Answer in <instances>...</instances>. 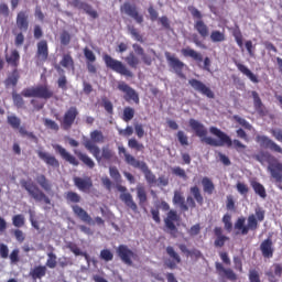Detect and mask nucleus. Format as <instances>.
I'll return each instance as SVG.
<instances>
[{"mask_svg":"<svg viewBox=\"0 0 282 282\" xmlns=\"http://www.w3.org/2000/svg\"><path fill=\"white\" fill-rule=\"evenodd\" d=\"M189 127L191 129H193L195 135H197V138H200V142H205V144H208L209 147L230 148L234 145V149H236L238 153L246 149V144L241 143V141L237 139L232 141V139H230V137L226 132L221 131L217 127H210L209 133H212V135H216L219 141L213 139V137H206L208 135V130L206 129V126H204V123L199 122L196 119H189Z\"/></svg>","mask_w":282,"mask_h":282,"instance_id":"1","label":"nucleus"},{"mask_svg":"<svg viewBox=\"0 0 282 282\" xmlns=\"http://www.w3.org/2000/svg\"><path fill=\"white\" fill-rule=\"evenodd\" d=\"M118 151H119V155L123 154L126 164H129V166H132L133 169H139L140 171H142L145 177V182L150 186H153V184H158V178L155 174H153V172L149 169V165H147V162L135 159V156L127 152V149L124 147H119Z\"/></svg>","mask_w":282,"mask_h":282,"instance_id":"2","label":"nucleus"},{"mask_svg":"<svg viewBox=\"0 0 282 282\" xmlns=\"http://www.w3.org/2000/svg\"><path fill=\"white\" fill-rule=\"evenodd\" d=\"M265 219V210L261 209V207L256 208V216L251 214L247 218L246 225V217H239L235 223V229L240 230V235H248V232L257 230L259 228V221H263Z\"/></svg>","mask_w":282,"mask_h":282,"instance_id":"3","label":"nucleus"},{"mask_svg":"<svg viewBox=\"0 0 282 282\" xmlns=\"http://www.w3.org/2000/svg\"><path fill=\"white\" fill-rule=\"evenodd\" d=\"M85 149L91 153V155L97 160V162H112L113 159L116 158V153L113 150H111L109 147H104L101 149V155H100V148L98 145L94 144L91 141H86L84 143Z\"/></svg>","mask_w":282,"mask_h":282,"instance_id":"4","label":"nucleus"},{"mask_svg":"<svg viewBox=\"0 0 282 282\" xmlns=\"http://www.w3.org/2000/svg\"><path fill=\"white\" fill-rule=\"evenodd\" d=\"M102 59L108 69L119 74V76H124V78H133V72L121 61L111 57L109 54H105Z\"/></svg>","mask_w":282,"mask_h":282,"instance_id":"5","label":"nucleus"},{"mask_svg":"<svg viewBox=\"0 0 282 282\" xmlns=\"http://www.w3.org/2000/svg\"><path fill=\"white\" fill-rule=\"evenodd\" d=\"M20 184L22 188L29 193L30 197H32L35 202H44V204H52V200L47 195L44 194L36 184L32 183V181L21 180Z\"/></svg>","mask_w":282,"mask_h":282,"instance_id":"6","label":"nucleus"},{"mask_svg":"<svg viewBox=\"0 0 282 282\" xmlns=\"http://www.w3.org/2000/svg\"><path fill=\"white\" fill-rule=\"evenodd\" d=\"M187 10L188 12H191L194 19H198L194 23V30H196V32L199 34V36H202V39H207V36H209L210 34V29H208V25H206L204 20H202V12L193 6H189Z\"/></svg>","mask_w":282,"mask_h":282,"instance_id":"7","label":"nucleus"},{"mask_svg":"<svg viewBox=\"0 0 282 282\" xmlns=\"http://www.w3.org/2000/svg\"><path fill=\"white\" fill-rule=\"evenodd\" d=\"M117 89L124 94L123 99L126 102H134V105H140V94H138L133 87L129 86V84L120 82L117 85Z\"/></svg>","mask_w":282,"mask_h":282,"instance_id":"8","label":"nucleus"},{"mask_svg":"<svg viewBox=\"0 0 282 282\" xmlns=\"http://www.w3.org/2000/svg\"><path fill=\"white\" fill-rule=\"evenodd\" d=\"M76 118H78V108L76 107L68 108L65 111L63 118L59 119L61 128L64 131H69V129L74 127V122H76Z\"/></svg>","mask_w":282,"mask_h":282,"instance_id":"9","label":"nucleus"},{"mask_svg":"<svg viewBox=\"0 0 282 282\" xmlns=\"http://www.w3.org/2000/svg\"><path fill=\"white\" fill-rule=\"evenodd\" d=\"M120 10L121 12H124L127 17H130V19H133V21H135V23H138L139 25H142V23H144V15L140 14V12L138 11V7H135V4L124 2L121 6Z\"/></svg>","mask_w":282,"mask_h":282,"instance_id":"10","label":"nucleus"},{"mask_svg":"<svg viewBox=\"0 0 282 282\" xmlns=\"http://www.w3.org/2000/svg\"><path fill=\"white\" fill-rule=\"evenodd\" d=\"M117 254L126 265H133L132 259H138V253L133 252V250L129 249L126 245H120L117 248Z\"/></svg>","mask_w":282,"mask_h":282,"instance_id":"11","label":"nucleus"},{"mask_svg":"<svg viewBox=\"0 0 282 282\" xmlns=\"http://www.w3.org/2000/svg\"><path fill=\"white\" fill-rule=\"evenodd\" d=\"M188 85L194 89V91L202 94V96H206V98H215L213 89L206 86L202 80L192 78L188 80Z\"/></svg>","mask_w":282,"mask_h":282,"instance_id":"12","label":"nucleus"},{"mask_svg":"<svg viewBox=\"0 0 282 282\" xmlns=\"http://www.w3.org/2000/svg\"><path fill=\"white\" fill-rule=\"evenodd\" d=\"M180 221V215L175 209H171L164 218L165 228L170 231V235L175 237L177 235V226L175 223Z\"/></svg>","mask_w":282,"mask_h":282,"instance_id":"13","label":"nucleus"},{"mask_svg":"<svg viewBox=\"0 0 282 282\" xmlns=\"http://www.w3.org/2000/svg\"><path fill=\"white\" fill-rule=\"evenodd\" d=\"M189 193H192L193 195V196H187L186 198V202L189 208H196L197 205L204 206V196L202 195V191L197 187V185L192 186L189 188ZM195 202H197V204Z\"/></svg>","mask_w":282,"mask_h":282,"instance_id":"14","label":"nucleus"},{"mask_svg":"<svg viewBox=\"0 0 282 282\" xmlns=\"http://www.w3.org/2000/svg\"><path fill=\"white\" fill-rule=\"evenodd\" d=\"M117 191H119L120 199L128 206V208H131L134 213L138 210V204L133 200V196L131 193L127 192V187L122 185H117Z\"/></svg>","mask_w":282,"mask_h":282,"instance_id":"15","label":"nucleus"},{"mask_svg":"<svg viewBox=\"0 0 282 282\" xmlns=\"http://www.w3.org/2000/svg\"><path fill=\"white\" fill-rule=\"evenodd\" d=\"M256 142L260 144V147H263L264 149H270L271 151H274V153H282L281 145L276 144L272 139L258 134L256 137Z\"/></svg>","mask_w":282,"mask_h":282,"instance_id":"16","label":"nucleus"},{"mask_svg":"<svg viewBox=\"0 0 282 282\" xmlns=\"http://www.w3.org/2000/svg\"><path fill=\"white\" fill-rule=\"evenodd\" d=\"M215 268L218 276H221L223 279H227L232 282L239 279L231 268L226 269L221 262H215Z\"/></svg>","mask_w":282,"mask_h":282,"instance_id":"17","label":"nucleus"},{"mask_svg":"<svg viewBox=\"0 0 282 282\" xmlns=\"http://www.w3.org/2000/svg\"><path fill=\"white\" fill-rule=\"evenodd\" d=\"M166 61L169 62L170 66L174 69L175 74L178 78H186V75L182 72L184 69V62L180 61V58L172 56L171 53H166Z\"/></svg>","mask_w":282,"mask_h":282,"instance_id":"18","label":"nucleus"},{"mask_svg":"<svg viewBox=\"0 0 282 282\" xmlns=\"http://www.w3.org/2000/svg\"><path fill=\"white\" fill-rule=\"evenodd\" d=\"M53 149L63 160H65V162H68V164H72L73 166H78L80 164L76 156L67 152L61 144H53Z\"/></svg>","mask_w":282,"mask_h":282,"instance_id":"19","label":"nucleus"},{"mask_svg":"<svg viewBox=\"0 0 282 282\" xmlns=\"http://www.w3.org/2000/svg\"><path fill=\"white\" fill-rule=\"evenodd\" d=\"M166 254L170 257L172 260L165 261L166 268L170 270H175L177 268V264L182 263V257L177 252H175V248L169 246L166 247Z\"/></svg>","mask_w":282,"mask_h":282,"instance_id":"20","label":"nucleus"},{"mask_svg":"<svg viewBox=\"0 0 282 282\" xmlns=\"http://www.w3.org/2000/svg\"><path fill=\"white\" fill-rule=\"evenodd\" d=\"M268 171L273 177L275 184H282V163L279 161H274L272 163H269Z\"/></svg>","mask_w":282,"mask_h":282,"instance_id":"21","label":"nucleus"},{"mask_svg":"<svg viewBox=\"0 0 282 282\" xmlns=\"http://www.w3.org/2000/svg\"><path fill=\"white\" fill-rule=\"evenodd\" d=\"M15 25L20 32H28V30H30V20L25 11L18 12Z\"/></svg>","mask_w":282,"mask_h":282,"instance_id":"22","label":"nucleus"},{"mask_svg":"<svg viewBox=\"0 0 282 282\" xmlns=\"http://www.w3.org/2000/svg\"><path fill=\"white\" fill-rule=\"evenodd\" d=\"M260 252L264 259H272V257H274V246L272 243V238H267L261 242Z\"/></svg>","mask_w":282,"mask_h":282,"instance_id":"23","label":"nucleus"},{"mask_svg":"<svg viewBox=\"0 0 282 282\" xmlns=\"http://www.w3.org/2000/svg\"><path fill=\"white\" fill-rule=\"evenodd\" d=\"M73 182L75 186L78 188V191H82V193H87V191H90L94 186V182L91 181V177H79L75 176L73 178Z\"/></svg>","mask_w":282,"mask_h":282,"instance_id":"24","label":"nucleus"},{"mask_svg":"<svg viewBox=\"0 0 282 282\" xmlns=\"http://www.w3.org/2000/svg\"><path fill=\"white\" fill-rule=\"evenodd\" d=\"M214 236L216 237L214 240L215 248H224L227 241H230V238L224 235V228L215 227Z\"/></svg>","mask_w":282,"mask_h":282,"instance_id":"25","label":"nucleus"},{"mask_svg":"<svg viewBox=\"0 0 282 282\" xmlns=\"http://www.w3.org/2000/svg\"><path fill=\"white\" fill-rule=\"evenodd\" d=\"M72 210H73L74 215L77 216L78 219H80V221H84V224H88L89 226H91V224H94V218H91L89 213H87V210L83 209V207H80L78 205H72Z\"/></svg>","mask_w":282,"mask_h":282,"instance_id":"26","label":"nucleus"},{"mask_svg":"<svg viewBox=\"0 0 282 282\" xmlns=\"http://www.w3.org/2000/svg\"><path fill=\"white\" fill-rule=\"evenodd\" d=\"M70 6H73V8H78V10H84V12H86V14L91 17V19H98V12L96 10H94L91 8V6L85 3L80 0H73L70 2Z\"/></svg>","mask_w":282,"mask_h":282,"instance_id":"27","label":"nucleus"},{"mask_svg":"<svg viewBox=\"0 0 282 282\" xmlns=\"http://www.w3.org/2000/svg\"><path fill=\"white\" fill-rule=\"evenodd\" d=\"M36 57L43 63L50 58V47L47 46V40H41L37 42Z\"/></svg>","mask_w":282,"mask_h":282,"instance_id":"28","label":"nucleus"},{"mask_svg":"<svg viewBox=\"0 0 282 282\" xmlns=\"http://www.w3.org/2000/svg\"><path fill=\"white\" fill-rule=\"evenodd\" d=\"M37 156L40 158V160L45 162V164H47V166H52L53 169H59V166H61V163L56 160V156H54L47 152L37 151Z\"/></svg>","mask_w":282,"mask_h":282,"instance_id":"29","label":"nucleus"},{"mask_svg":"<svg viewBox=\"0 0 282 282\" xmlns=\"http://www.w3.org/2000/svg\"><path fill=\"white\" fill-rule=\"evenodd\" d=\"M35 98L50 100V98H54V91L47 85H40L35 87Z\"/></svg>","mask_w":282,"mask_h":282,"instance_id":"30","label":"nucleus"},{"mask_svg":"<svg viewBox=\"0 0 282 282\" xmlns=\"http://www.w3.org/2000/svg\"><path fill=\"white\" fill-rule=\"evenodd\" d=\"M270 282H279L278 279L282 276V264L281 263H273L270 268V271L265 273Z\"/></svg>","mask_w":282,"mask_h":282,"instance_id":"31","label":"nucleus"},{"mask_svg":"<svg viewBox=\"0 0 282 282\" xmlns=\"http://www.w3.org/2000/svg\"><path fill=\"white\" fill-rule=\"evenodd\" d=\"M181 54H183L185 58H193L196 63H202V61H204L202 53L191 48L189 46L182 48Z\"/></svg>","mask_w":282,"mask_h":282,"instance_id":"32","label":"nucleus"},{"mask_svg":"<svg viewBox=\"0 0 282 282\" xmlns=\"http://www.w3.org/2000/svg\"><path fill=\"white\" fill-rule=\"evenodd\" d=\"M235 65L237 69L241 72V74H243L245 76H247V78H249V80H251V83H259V77H257V75H254V73H252V70H250V68H248L246 65L237 61H235Z\"/></svg>","mask_w":282,"mask_h":282,"instance_id":"33","label":"nucleus"},{"mask_svg":"<svg viewBox=\"0 0 282 282\" xmlns=\"http://www.w3.org/2000/svg\"><path fill=\"white\" fill-rule=\"evenodd\" d=\"M35 180L39 186H41L45 193H52V181L48 180L45 174H39Z\"/></svg>","mask_w":282,"mask_h":282,"instance_id":"34","label":"nucleus"},{"mask_svg":"<svg viewBox=\"0 0 282 282\" xmlns=\"http://www.w3.org/2000/svg\"><path fill=\"white\" fill-rule=\"evenodd\" d=\"M47 274V267L46 265H37L30 271V276L36 281V279H43Z\"/></svg>","mask_w":282,"mask_h":282,"instance_id":"35","label":"nucleus"},{"mask_svg":"<svg viewBox=\"0 0 282 282\" xmlns=\"http://www.w3.org/2000/svg\"><path fill=\"white\" fill-rule=\"evenodd\" d=\"M19 78H21V75H19V69L14 68L11 75H9L4 80L6 87H17Z\"/></svg>","mask_w":282,"mask_h":282,"instance_id":"36","label":"nucleus"},{"mask_svg":"<svg viewBox=\"0 0 282 282\" xmlns=\"http://www.w3.org/2000/svg\"><path fill=\"white\" fill-rule=\"evenodd\" d=\"M6 61L9 65H11V67H14L17 69V67H19V62L21 61V55L19 54V51H11L10 56L6 55Z\"/></svg>","mask_w":282,"mask_h":282,"instance_id":"37","label":"nucleus"},{"mask_svg":"<svg viewBox=\"0 0 282 282\" xmlns=\"http://www.w3.org/2000/svg\"><path fill=\"white\" fill-rule=\"evenodd\" d=\"M173 204L180 206L181 210L184 213L188 212V205H186V198L182 196V193L175 192L173 196Z\"/></svg>","mask_w":282,"mask_h":282,"instance_id":"38","label":"nucleus"},{"mask_svg":"<svg viewBox=\"0 0 282 282\" xmlns=\"http://www.w3.org/2000/svg\"><path fill=\"white\" fill-rule=\"evenodd\" d=\"M209 39L212 43H224L226 41V31L214 30L210 32Z\"/></svg>","mask_w":282,"mask_h":282,"instance_id":"39","label":"nucleus"},{"mask_svg":"<svg viewBox=\"0 0 282 282\" xmlns=\"http://www.w3.org/2000/svg\"><path fill=\"white\" fill-rule=\"evenodd\" d=\"M202 186L204 193L207 195H213V193H215V183H213V180H210L208 176L202 178Z\"/></svg>","mask_w":282,"mask_h":282,"instance_id":"40","label":"nucleus"},{"mask_svg":"<svg viewBox=\"0 0 282 282\" xmlns=\"http://www.w3.org/2000/svg\"><path fill=\"white\" fill-rule=\"evenodd\" d=\"M251 188H253L256 195H259V197H261L262 199H265V197H268V193L265 192V187L263 186V184L257 181H252Z\"/></svg>","mask_w":282,"mask_h":282,"instance_id":"41","label":"nucleus"},{"mask_svg":"<svg viewBox=\"0 0 282 282\" xmlns=\"http://www.w3.org/2000/svg\"><path fill=\"white\" fill-rule=\"evenodd\" d=\"M76 155H77L78 160H80V162H83V164L88 166V169H94V166H96V163L94 162V160L91 158H89V155H87L83 152H76Z\"/></svg>","mask_w":282,"mask_h":282,"instance_id":"42","label":"nucleus"},{"mask_svg":"<svg viewBox=\"0 0 282 282\" xmlns=\"http://www.w3.org/2000/svg\"><path fill=\"white\" fill-rule=\"evenodd\" d=\"M121 118L123 122H131V119L135 118V109L130 106L124 107Z\"/></svg>","mask_w":282,"mask_h":282,"instance_id":"43","label":"nucleus"},{"mask_svg":"<svg viewBox=\"0 0 282 282\" xmlns=\"http://www.w3.org/2000/svg\"><path fill=\"white\" fill-rule=\"evenodd\" d=\"M137 197L139 199V206H144L147 204V189L144 186L138 185L137 186Z\"/></svg>","mask_w":282,"mask_h":282,"instance_id":"44","label":"nucleus"},{"mask_svg":"<svg viewBox=\"0 0 282 282\" xmlns=\"http://www.w3.org/2000/svg\"><path fill=\"white\" fill-rule=\"evenodd\" d=\"M127 65L131 67L132 69H138V65H140V59L131 52L126 58H124Z\"/></svg>","mask_w":282,"mask_h":282,"instance_id":"45","label":"nucleus"},{"mask_svg":"<svg viewBox=\"0 0 282 282\" xmlns=\"http://www.w3.org/2000/svg\"><path fill=\"white\" fill-rule=\"evenodd\" d=\"M65 199L68 204H80L82 197L78 193L69 191L66 193Z\"/></svg>","mask_w":282,"mask_h":282,"instance_id":"46","label":"nucleus"},{"mask_svg":"<svg viewBox=\"0 0 282 282\" xmlns=\"http://www.w3.org/2000/svg\"><path fill=\"white\" fill-rule=\"evenodd\" d=\"M232 36L235 37V41H236L238 47L242 48L243 47V34L241 33V30L239 29V26H237L234 30Z\"/></svg>","mask_w":282,"mask_h":282,"instance_id":"47","label":"nucleus"},{"mask_svg":"<svg viewBox=\"0 0 282 282\" xmlns=\"http://www.w3.org/2000/svg\"><path fill=\"white\" fill-rule=\"evenodd\" d=\"M12 34L15 35V40H14L15 46L21 47V45L25 43V35H23V31L17 32V29H13Z\"/></svg>","mask_w":282,"mask_h":282,"instance_id":"48","label":"nucleus"},{"mask_svg":"<svg viewBox=\"0 0 282 282\" xmlns=\"http://www.w3.org/2000/svg\"><path fill=\"white\" fill-rule=\"evenodd\" d=\"M101 107H104L105 111H107L109 116H113V104L107 97L101 98Z\"/></svg>","mask_w":282,"mask_h":282,"instance_id":"49","label":"nucleus"},{"mask_svg":"<svg viewBox=\"0 0 282 282\" xmlns=\"http://www.w3.org/2000/svg\"><path fill=\"white\" fill-rule=\"evenodd\" d=\"M129 149H134V151H144V144L140 143L135 138L128 140Z\"/></svg>","mask_w":282,"mask_h":282,"instance_id":"50","label":"nucleus"},{"mask_svg":"<svg viewBox=\"0 0 282 282\" xmlns=\"http://www.w3.org/2000/svg\"><path fill=\"white\" fill-rule=\"evenodd\" d=\"M59 64L62 65V67H65L66 69L69 67L74 69V58L69 54H65Z\"/></svg>","mask_w":282,"mask_h":282,"instance_id":"51","label":"nucleus"},{"mask_svg":"<svg viewBox=\"0 0 282 282\" xmlns=\"http://www.w3.org/2000/svg\"><path fill=\"white\" fill-rule=\"evenodd\" d=\"M7 122L13 129H19V127H21V119L14 115L8 116Z\"/></svg>","mask_w":282,"mask_h":282,"instance_id":"52","label":"nucleus"},{"mask_svg":"<svg viewBox=\"0 0 282 282\" xmlns=\"http://www.w3.org/2000/svg\"><path fill=\"white\" fill-rule=\"evenodd\" d=\"M12 224L15 228H23V226H25V217L21 214H18L12 217Z\"/></svg>","mask_w":282,"mask_h":282,"instance_id":"53","label":"nucleus"},{"mask_svg":"<svg viewBox=\"0 0 282 282\" xmlns=\"http://www.w3.org/2000/svg\"><path fill=\"white\" fill-rule=\"evenodd\" d=\"M251 96L253 98V107L257 111H259L263 107V101H261V97H259V93L256 90L251 91Z\"/></svg>","mask_w":282,"mask_h":282,"instance_id":"54","label":"nucleus"},{"mask_svg":"<svg viewBox=\"0 0 282 282\" xmlns=\"http://www.w3.org/2000/svg\"><path fill=\"white\" fill-rule=\"evenodd\" d=\"M90 140H93V142L101 143L105 142V135L102 134V131L94 130L90 132Z\"/></svg>","mask_w":282,"mask_h":282,"instance_id":"55","label":"nucleus"},{"mask_svg":"<svg viewBox=\"0 0 282 282\" xmlns=\"http://www.w3.org/2000/svg\"><path fill=\"white\" fill-rule=\"evenodd\" d=\"M223 224H224L225 230H227V232L232 231V216H230L229 214H225L223 216Z\"/></svg>","mask_w":282,"mask_h":282,"instance_id":"56","label":"nucleus"},{"mask_svg":"<svg viewBox=\"0 0 282 282\" xmlns=\"http://www.w3.org/2000/svg\"><path fill=\"white\" fill-rule=\"evenodd\" d=\"M47 257L48 258L46 260V268L54 270V268H56L57 265L56 256L54 254V252H48Z\"/></svg>","mask_w":282,"mask_h":282,"instance_id":"57","label":"nucleus"},{"mask_svg":"<svg viewBox=\"0 0 282 282\" xmlns=\"http://www.w3.org/2000/svg\"><path fill=\"white\" fill-rule=\"evenodd\" d=\"M59 41L61 45H69V43H72V34H69V31H63L59 34Z\"/></svg>","mask_w":282,"mask_h":282,"instance_id":"58","label":"nucleus"},{"mask_svg":"<svg viewBox=\"0 0 282 282\" xmlns=\"http://www.w3.org/2000/svg\"><path fill=\"white\" fill-rule=\"evenodd\" d=\"M172 174L176 175V177H181L182 180H188V175H186V171L180 166L173 167Z\"/></svg>","mask_w":282,"mask_h":282,"instance_id":"59","label":"nucleus"},{"mask_svg":"<svg viewBox=\"0 0 282 282\" xmlns=\"http://www.w3.org/2000/svg\"><path fill=\"white\" fill-rule=\"evenodd\" d=\"M234 120L238 122V124L242 126L243 129H247L248 131L252 129V124H250V122H248L246 119L239 117V115L234 116Z\"/></svg>","mask_w":282,"mask_h":282,"instance_id":"60","label":"nucleus"},{"mask_svg":"<svg viewBox=\"0 0 282 282\" xmlns=\"http://www.w3.org/2000/svg\"><path fill=\"white\" fill-rule=\"evenodd\" d=\"M176 138L181 144V147H188V135L182 130H180L176 134Z\"/></svg>","mask_w":282,"mask_h":282,"instance_id":"61","label":"nucleus"},{"mask_svg":"<svg viewBox=\"0 0 282 282\" xmlns=\"http://www.w3.org/2000/svg\"><path fill=\"white\" fill-rule=\"evenodd\" d=\"M84 56L86 58V63H96V54H94V51L88 47L84 48Z\"/></svg>","mask_w":282,"mask_h":282,"instance_id":"62","label":"nucleus"},{"mask_svg":"<svg viewBox=\"0 0 282 282\" xmlns=\"http://www.w3.org/2000/svg\"><path fill=\"white\" fill-rule=\"evenodd\" d=\"M109 174L116 182H120L122 180V175H120V171H118V167L116 166L109 167Z\"/></svg>","mask_w":282,"mask_h":282,"instance_id":"63","label":"nucleus"},{"mask_svg":"<svg viewBox=\"0 0 282 282\" xmlns=\"http://www.w3.org/2000/svg\"><path fill=\"white\" fill-rule=\"evenodd\" d=\"M44 126L46 129H51V131H58L61 128L58 127V123L52 119H45L44 120Z\"/></svg>","mask_w":282,"mask_h":282,"instance_id":"64","label":"nucleus"}]
</instances>
